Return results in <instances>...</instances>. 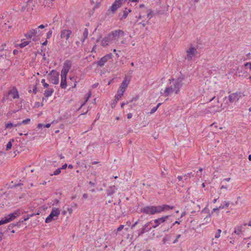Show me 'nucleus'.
<instances>
[{
	"instance_id": "1",
	"label": "nucleus",
	"mask_w": 251,
	"mask_h": 251,
	"mask_svg": "<svg viewBox=\"0 0 251 251\" xmlns=\"http://www.w3.org/2000/svg\"><path fill=\"white\" fill-rule=\"evenodd\" d=\"M174 206L163 204L162 205L147 206L141 209V212L149 215H153L155 213H159L164 210H168L174 208Z\"/></svg>"
},
{
	"instance_id": "2",
	"label": "nucleus",
	"mask_w": 251,
	"mask_h": 251,
	"mask_svg": "<svg viewBox=\"0 0 251 251\" xmlns=\"http://www.w3.org/2000/svg\"><path fill=\"white\" fill-rule=\"evenodd\" d=\"M47 26V24H46L45 25H41L35 29H30L27 33L25 34V36L27 39H31V38L33 37L32 40L33 41H35L37 40V38L41 36L44 34V31L41 30L40 29L44 28Z\"/></svg>"
},
{
	"instance_id": "3",
	"label": "nucleus",
	"mask_w": 251,
	"mask_h": 251,
	"mask_svg": "<svg viewBox=\"0 0 251 251\" xmlns=\"http://www.w3.org/2000/svg\"><path fill=\"white\" fill-rule=\"evenodd\" d=\"M128 82H126V80H124L122 83H121V86H120L119 89L117 92V94L116 95L115 97L114 100L113 102L111 103V107H115L117 101L119 100V99L123 95V94L125 92V90L127 87Z\"/></svg>"
},
{
	"instance_id": "4",
	"label": "nucleus",
	"mask_w": 251,
	"mask_h": 251,
	"mask_svg": "<svg viewBox=\"0 0 251 251\" xmlns=\"http://www.w3.org/2000/svg\"><path fill=\"white\" fill-rule=\"evenodd\" d=\"M72 34V31L70 30H64V37L66 38V43L68 44L69 45L66 48V54L68 55L73 54L75 52V48H73L72 46L70 48V45L73 42L72 39H69L70 35Z\"/></svg>"
},
{
	"instance_id": "5",
	"label": "nucleus",
	"mask_w": 251,
	"mask_h": 251,
	"mask_svg": "<svg viewBox=\"0 0 251 251\" xmlns=\"http://www.w3.org/2000/svg\"><path fill=\"white\" fill-rule=\"evenodd\" d=\"M48 80L53 84H57L59 82V74L55 70H52L47 75Z\"/></svg>"
},
{
	"instance_id": "6",
	"label": "nucleus",
	"mask_w": 251,
	"mask_h": 251,
	"mask_svg": "<svg viewBox=\"0 0 251 251\" xmlns=\"http://www.w3.org/2000/svg\"><path fill=\"white\" fill-rule=\"evenodd\" d=\"M60 214V210L58 208H53L50 215L46 218L45 222L46 223H49L53 220L57 219Z\"/></svg>"
},
{
	"instance_id": "7",
	"label": "nucleus",
	"mask_w": 251,
	"mask_h": 251,
	"mask_svg": "<svg viewBox=\"0 0 251 251\" xmlns=\"http://www.w3.org/2000/svg\"><path fill=\"white\" fill-rule=\"evenodd\" d=\"M72 65V61L70 60H66L64 63V89L67 86L66 76Z\"/></svg>"
},
{
	"instance_id": "8",
	"label": "nucleus",
	"mask_w": 251,
	"mask_h": 251,
	"mask_svg": "<svg viewBox=\"0 0 251 251\" xmlns=\"http://www.w3.org/2000/svg\"><path fill=\"white\" fill-rule=\"evenodd\" d=\"M186 55L185 57V59L188 61L191 60L193 57L198 53L197 49L192 46L186 50Z\"/></svg>"
},
{
	"instance_id": "9",
	"label": "nucleus",
	"mask_w": 251,
	"mask_h": 251,
	"mask_svg": "<svg viewBox=\"0 0 251 251\" xmlns=\"http://www.w3.org/2000/svg\"><path fill=\"white\" fill-rule=\"evenodd\" d=\"M122 0H115L110 8L107 10V14L110 15L111 14H114L116 10L121 6L122 4Z\"/></svg>"
},
{
	"instance_id": "10",
	"label": "nucleus",
	"mask_w": 251,
	"mask_h": 251,
	"mask_svg": "<svg viewBox=\"0 0 251 251\" xmlns=\"http://www.w3.org/2000/svg\"><path fill=\"white\" fill-rule=\"evenodd\" d=\"M169 217V216L167 215L152 221V224L151 227L154 228H156L160 224L164 223L168 219Z\"/></svg>"
},
{
	"instance_id": "11",
	"label": "nucleus",
	"mask_w": 251,
	"mask_h": 251,
	"mask_svg": "<svg viewBox=\"0 0 251 251\" xmlns=\"http://www.w3.org/2000/svg\"><path fill=\"white\" fill-rule=\"evenodd\" d=\"M183 77H179L176 80L174 83V90L176 94H177L179 91L180 88L182 86L183 80Z\"/></svg>"
},
{
	"instance_id": "12",
	"label": "nucleus",
	"mask_w": 251,
	"mask_h": 251,
	"mask_svg": "<svg viewBox=\"0 0 251 251\" xmlns=\"http://www.w3.org/2000/svg\"><path fill=\"white\" fill-rule=\"evenodd\" d=\"M152 224V221H150V222L146 223L141 229L138 230V236H140L144 233L150 231L151 228L150 225Z\"/></svg>"
},
{
	"instance_id": "13",
	"label": "nucleus",
	"mask_w": 251,
	"mask_h": 251,
	"mask_svg": "<svg viewBox=\"0 0 251 251\" xmlns=\"http://www.w3.org/2000/svg\"><path fill=\"white\" fill-rule=\"evenodd\" d=\"M8 96L13 99H19V95L17 89L14 87L8 93Z\"/></svg>"
},
{
	"instance_id": "14",
	"label": "nucleus",
	"mask_w": 251,
	"mask_h": 251,
	"mask_svg": "<svg viewBox=\"0 0 251 251\" xmlns=\"http://www.w3.org/2000/svg\"><path fill=\"white\" fill-rule=\"evenodd\" d=\"M21 214V211L20 210H17L13 213H11L8 215L7 217L9 219V221L11 222L14 220L15 219L19 217Z\"/></svg>"
},
{
	"instance_id": "15",
	"label": "nucleus",
	"mask_w": 251,
	"mask_h": 251,
	"mask_svg": "<svg viewBox=\"0 0 251 251\" xmlns=\"http://www.w3.org/2000/svg\"><path fill=\"white\" fill-rule=\"evenodd\" d=\"M241 97L240 93H232L228 96V100L230 102L237 101Z\"/></svg>"
},
{
	"instance_id": "16",
	"label": "nucleus",
	"mask_w": 251,
	"mask_h": 251,
	"mask_svg": "<svg viewBox=\"0 0 251 251\" xmlns=\"http://www.w3.org/2000/svg\"><path fill=\"white\" fill-rule=\"evenodd\" d=\"M33 3L32 0H28L26 2V8L24 7L23 6L22 8V10L23 11L25 10L26 9L27 11H30L32 9H33Z\"/></svg>"
},
{
	"instance_id": "17",
	"label": "nucleus",
	"mask_w": 251,
	"mask_h": 251,
	"mask_svg": "<svg viewBox=\"0 0 251 251\" xmlns=\"http://www.w3.org/2000/svg\"><path fill=\"white\" fill-rule=\"evenodd\" d=\"M112 40H113V38H111V35H108L102 39L101 44L102 46L105 47L108 45V43L110 42Z\"/></svg>"
},
{
	"instance_id": "18",
	"label": "nucleus",
	"mask_w": 251,
	"mask_h": 251,
	"mask_svg": "<svg viewBox=\"0 0 251 251\" xmlns=\"http://www.w3.org/2000/svg\"><path fill=\"white\" fill-rule=\"evenodd\" d=\"M53 91L54 90L52 86L49 87L45 91L44 96L48 98L52 95Z\"/></svg>"
},
{
	"instance_id": "19",
	"label": "nucleus",
	"mask_w": 251,
	"mask_h": 251,
	"mask_svg": "<svg viewBox=\"0 0 251 251\" xmlns=\"http://www.w3.org/2000/svg\"><path fill=\"white\" fill-rule=\"evenodd\" d=\"M19 126H20V124H19V123L14 124L12 123L8 122L5 125V129H10L13 128V127H17Z\"/></svg>"
},
{
	"instance_id": "20",
	"label": "nucleus",
	"mask_w": 251,
	"mask_h": 251,
	"mask_svg": "<svg viewBox=\"0 0 251 251\" xmlns=\"http://www.w3.org/2000/svg\"><path fill=\"white\" fill-rule=\"evenodd\" d=\"M115 186L114 185L109 187L107 190L108 196H111L115 193Z\"/></svg>"
},
{
	"instance_id": "21",
	"label": "nucleus",
	"mask_w": 251,
	"mask_h": 251,
	"mask_svg": "<svg viewBox=\"0 0 251 251\" xmlns=\"http://www.w3.org/2000/svg\"><path fill=\"white\" fill-rule=\"evenodd\" d=\"M175 91L174 88L171 87H167L165 90V94L166 96H168L170 94Z\"/></svg>"
},
{
	"instance_id": "22",
	"label": "nucleus",
	"mask_w": 251,
	"mask_h": 251,
	"mask_svg": "<svg viewBox=\"0 0 251 251\" xmlns=\"http://www.w3.org/2000/svg\"><path fill=\"white\" fill-rule=\"evenodd\" d=\"M127 8H126V9ZM131 12V9H128V11H126V10H124L123 11V16H122L121 18H120V21H123L124 20V19H126L128 13Z\"/></svg>"
},
{
	"instance_id": "23",
	"label": "nucleus",
	"mask_w": 251,
	"mask_h": 251,
	"mask_svg": "<svg viewBox=\"0 0 251 251\" xmlns=\"http://www.w3.org/2000/svg\"><path fill=\"white\" fill-rule=\"evenodd\" d=\"M107 61L106 58L103 56L97 62V64L98 66L101 67L103 66Z\"/></svg>"
},
{
	"instance_id": "24",
	"label": "nucleus",
	"mask_w": 251,
	"mask_h": 251,
	"mask_svg": "<svg viewBox=\"0 0 251 251\" xmlns=\"http://www.w3.org/2000/svg\"><path fill=\"white\" fill-rule=\"evenodd\" d=\"M88 29L85 28L84 29V30L83 32V37L82 38V39H81L80 41L83 43L85 39L87 38L88 37Z\"/></svg>"
},
{
	"instance_id": "25",
	"label": "nucleus",
	"mask_w": 251,
	"mask_h": 251,
	"mask_svg": "<svg viewBox=\"0 0 251 251\" xmlns=\"http://www.w3.org/2000/svg\"><path fill=\"white\" fill-rule=\"evenodd\" d=\"M9 222H10V221L8 219L7 216H6L4 218L0 220V226L5 224H7Z\"/></svg>"
},
{
	"instance_id": "26",
	"label": "nucleus",
	"mask_w": 251,
	"mask_h": 251,
	"mask_svg": "<svg viewBox=\"0 0 251 251\" xmlns=\"http://www.w3.org/2000/svg\"><path fill=\"white\" fill-rule=\"evenodd\" d=\"M234 233L238 235L241 236L242 235V232L241 228L240 227H236L234 230Z\"/></svg>"
},
{
	"instance_id": "27",
	"label": "nucleus",
	"mask_w": 251,
	"mask_h": 251,
	"mask_svg": "<svg viewBox=\"0 0 251 251\" xmlns=\"http://www.w3.org/2000/svg\"><path fill=\"white\" fill-rule=\"evenodd\" d=\"M109 35H111V38H113V40L116 37L119 36L118 35V30H115L111 32Z\"/></svg>"
},
{
	"instance_id": "28",
	"label": "nucleus",
	"mask_w": 251,
	"mask_h": 251,
	"mask_svg": "<svg viewBox=\"0 0 251 251\" xmlns=\"http://www.w3.org/2000/svg\"><path fill=\"white\" fill-rule=\"evenodd\" d=\"M30 122V119L27 118L25 120H24L22 121L21 122H19V124H20V126L21 125H27L29 124Z\"/></svg>"
},
{
	"instance_id": "29",
	"label": "nucleus",
	"mask_w": 251,
	"mask_h": 251,
	"mask_svg": "<svg viewBox=\"0 0 251 251\" xmlns=\"http://www.w3.org/2000/svg\"><path fill=\"white\" fill-rule=\"evenodd\" d=\"M22 42L19 45V46L21 48H24L26 46L28 45L29 43V41H22Z\"/></svg>"
},
{
	"instance_id": "30",
	"label": "nucleus",
	"mask_w": 251,
	"mask_h": 251,
	"mask_svg": "<svg viewBox=\"0 0 251 251\" xmlns=\"http://www.w3.org/2000/svg\"><path fill=\"white\" fill-rule=\"evenodd\" d=\"M14 141V139H11L10 140L8 143L7 144H6V150H10L11 147H12V142H13Z\"/></svg>"
},
{
	"instance_id": "31",
	"label": "nucleus",
	"mask_w": 251,
	"mask_h": 251,
	"mask_svg": "<svg viewBox=\"0 0 251 251\" xmlns=\"http://www.w3.org/2000/svg\"><path fill=\"white\" fill-rule=\"evenodd\" d=\"M63 169V166L61 167H60L59 168H58L57 169H56L55 171H54L53 172V174H51V175H58L59 174H60L61 173V170Z\"/></svg>"
},
{
	"instance_id": "32",
	"label": "nucleus",
	"mask_w": 251,
	"mask_h": 251,
	"mask_svg": "<svg viewBox=\"0 0 251 251\" xmlns=\"http://www.w3.org/2000/svg\"><path fill=\"white\" fill-rule=\"evenodd\" d=\"M60 86L63 88V69L61 71V74H60Z\"/></svg>"
},
{
	"instance_id": "33",
	"label": "nucleus",
	"mask_w": 251,
	"mask_h": 251,
	"mask_svg": "<svg viewBox=\"0 0 251 251\" xmlns=\"http://www.w3.org/2000/svg\"><path fill=\"white\" fill-rule=\"evenodd\" d=\"M153 16V14L152 13V11L150 10L149 13L147 14V17L149 18V19H151V17H152Z\"/></svg>"
},
{
	"instance_id": "34",
	"label": "nucleus",
	"mask_w": 251,
	"mask_h": 251,
	"mask_svg": "<svg viewBox=\"0 0 251 251\" xmlns=\"http://www.w3.org/2000/svg\"><path fill=\"white\" fill-rule=\"evenodd\" d=\"M113 55L112 53H109V54H108L106 55H105L104 57L106 58V60L108 61V60L112 58V57Z\"/></svg>"
},
{
	"instance_id": "35",
	"label": "nucleus",
	"mask_w": 251,
	"mask_h": 251,
	"mask_svg": "<svg viewBox=\"0 0 251 251\" xmlns=\"http://www.w3.org/2000/svg\"><path fill=\"white\" fill-rule=\"evenodd\" d=\"M221 229H218L217 233L215 235V238H218L220 236V233H221Z\"/></svg>"
},
{
	"instance_id": "36",
	"label": "nucleus",
	"mask_w": 251,
	"mask_h": 251,
	"mask_svg": "<svg viewBox=\"0 0 251 251\" xmlns=\"http://www.w3.org/2000/svg\"><path fill=\"white\" fill-rule=\"evenodd\" d=\"M90 96H91V92H90L88 94H87V98H86V100H85V101L84 102V103L81 105V107L84 105V104L87 101V100H88V99H89V98L90 97Z\"/></svg>"
},
{
	"instance_id": "37",
	"label": "nucleus",
	"mask_w": 251,
	"mask_h": 251,
	"mask_svg": "<svg viewBox=\"0 0 251 251\" xmlns=\"http://www.w3.org/2000/svg\"><path fill=\"white\" fill-rule=\"evenodd\" d=\"M52 35V30L51 29H50L48 32H47V39H49L50 38V37H51Z\"/></svg>"
},
{
	"instance_id": "38",
	"label": "nucleus",
	"mask_w": 251,
	"mask_h": 251,
	"mask_svg": "<svg viewBox=\"0 0 251 251\" xmlns=\"http://www.w3.org/2000/svg\"><path fill=\"white\" fill-rule=\"evenodd\" d=\"M36 91H37V87L36 86H34L33 88H32V90H30L29 91V92H32L33 93H34V94H36Z\"/></svg>"
},
{
	"instance_id": "39",
	"label": "nucleus",
	"mask_w": 251,
	"mask_h": 251,
	"mask_svg": "<svg viewBox=\"0 0 251 251\" xmlns=\"http://www.w3.org/2000/svg\"><path fill=\"white\" fill-rule=\"evenodd\" d=\"M224 208V206H220L218 208H214L213 209V211H218L219 209H223Z\"/></svg>"
},
{
	"instance_id": "40",
	"label": "nucleus",
	"mask_w": 251,
	"mask_h": 251,
	"mask_svg": "<svg viewBox=\"0 0 251 251\" xmlns=\"http://www.w3.org/2000/svg\"><path fill=\"white\" fill-rule=\"evenodd\" d=\"M33 214L29 215L27 216L26 217L24 218V220L22 221V222L24 221H26L29 219L30 217H32Z\"/></svg>"
},
{
	"instance_id": "41",
	"label": "nucleus",
	"mask_w": 251,
	"mask_h": 251,
	"mask_svg": "<svg viewBox=\"0 0 251 251\" xmlns=\"http://www.w3.org/2000/svg\"><path fill=\"white\" fill-rule=\"evenodd\" d=\"M157 109V107H153V108L151 109V112H150V113L151 114H153L154 113Z\"/></svg>"
},
{
	"instance_id": "42",
	"label": "nucleus",
	"mask_w": 251,
	"mask_h": 251,
	"mask_svg": "<svg viewBox=\"0 0 251 251\" xmlns=\"http://www.w3.org/2000/svg\"><path fill=\"white\" fill-rule=\"evenodd\" d=\"M224 203H225L224 205H221L222 206H224V208L226 207H227L229 205V202L225 201Z\"/></svg>"
},
{
	"instance_id": "43",
	"label": "nucleus",
	"mask_w": 251,
	"mask_h": 251,
	"mask_svg": "<svg viewBox=\"0 0 251 251\" xmlns=\"http://www.w3.org/2000/svg\"><path fill=\"white\" fill-rule=\"evenodd\" d=\"M124 225H120L117 228L118 231H120L122 230V229L124 228Z\"/></svg>"
},
{
	"instance_id": "44",
	"label": "nucleus",
	"mask_w": 251,
	"mask_h": 251,
	"mask_svg": "<svg viewBox=\"0 0 251 251\" xmlns=\"http://www.w3.org/2000/svg\"><path fill=\"white\" fill-rule=\"evenodd\" d=\"M138 99V97H136L135 98H133L129 102H133V101H136Z\"/></svg>"
},
{
	"instance_id": "45",
	"label": "nucleus",
	"mask_w": 251,
	"mask_h": 251,
	"mask_svg": "<svg viewBox=\"0 0 251 251\" xmlns=\"http://www.w3.org/2000/svg\"><path fill=\"white\" fill-rule=\"evenodd\" d=\"M44 88H48L49 87H51V86H49V85L46 83V84H44V85H43Z\"/></svg>"
},
{
	"instance_id": "46",
	"label": "nucleus",
	"mask_w": 251,
	"mask_h": 251,
	"mask_svg": "<svg viewBox=\"0 0 251 251\" xmlns=\"http://www.w3.org/2000/svg\"><path fill=\"white\" fill-rule=\"evenodd\" d=\"M124 34V32L122 30H118V35H123Z\"/></svg>"
},
{
	"instance_id": "47",
	"label": "nucleus",
	"mask_w": 251,
	"mask_h": 251,
	"mask_svg": "<svg viewBox=\"0 0 251 251\" xmlns=\"http://www.w3.org/2000/svg\"><path fill=\"white\" fill-rule=\"evenodd\" d=\"M245 66H249V68L250 70H251V62H247L245 64Z\"/></svg>"
},
{
	"instance_id": "48",
	"label": "nucleus",
	"mask_w": 251,
	"mask_h": 251,
	"mask_svg": "<svg viewBox=\"0 0 251 251\" xmlns=\"http://www.w3.org/2000/svg\"><path fill=\"white\" fill-rule=\"evenodd\" d=\"M44 124H38V125H37V128H42V127H44Z\"/></svg>"
},
{
	"instance_id": "49",
	"label": "nucleus",
	"mask_w": 251,
	"mask_h": 251,
	"mask_svg": "<svg viewBox=\"0 0 251 251\" xmlns=\"http://www.w3.org/2000/svg\"><path fill=\"white\" fill-rule=\"evenodd\" d=\"M132 114L130 113H128L127 115V119H130L132 118Z\"/></svg>"
},
{
	"instance_id": "50",
	"label": "nucleus",
	"mask_w": 251,
	"mask_h": 251,
	"mask_svg": "<svg viewBox=\"0 0 251 251\" xmlns=\"http://www.w3.org/2000/svg\"><path fill=\"white\" fill-rule=\"evenodd\" d=\"M50 126H51V124H47L44 125V127L49 128Z\"/></svg>"
},
{
	"instance_id": "51",
	"label": "nucleus",
	"mask_w": 251,
	"mask_h": 251,
	"mask_svg": "<svg viewBox=\"0 0 251 251\" xmlns=\"http://www.w3.org/2000/svg\"><path fill=\"white\" fill-rule=\"evenodd\" d=\"M210 216H211L210 215H208L207 216H206L205 217V218L204 219H206V222H207L208 220H210Z\"/></svg>"
},
{
	"instance_id": "52",
	"label": "nucleus",
	"mask_w": 251,
	"mask_h": 251,
	"mask_svg": "<svg viewBox=\"0 0 251 251\" xmlns=\"http://www.w3.org/2000/svg\"><path fill=\"white\" fill-rule=\"evenodd\" d=\"M98 85H99L98 83H96L93 85L92 87L93 88H95L98 86Z\"/></svg>"
},
{
	"instance_id": "53",
	"label": "nucleus",
	"mask_w": 251,
	"mask_h": 251,
	"mask_svg": "<svg viewBox=\"0 0 251 251\" xmlns=\"http://www.w3.org/2000/svg\"><path fill=\"white\" fill-rule=\"evenodd\" d=\"M214 126V127H215V128H217V125H216V123H213V124H212L210 126Z\"/></svg>"
},
{
	"instance_id": "54",
	"label": "nucleus",
	"mask_w": 251,
	"mask_h": 251,
	"mask_svg": "<svg viewBox=\"0 0 251 251\" xmlns=\"http://www.w3.org/2000/svg\"><path fill=\"white\" fill-rule=\"evenodd\" d=\"M41 83L42 84V85H44V84H46V80H45V79H42L41 80Z\"/></svg>"
},
{
	"instance_id": "55",
	"label": "nucleus",
	"mask_w": 251,
	"mask_h": 251,
	"mask_svg": "<svg viewBox=\"0 0 251 251\" xmlns=\"http://www.w3.org/2000/svg\"><path fill=\"white\" fill-rule=\"evenodd\" d=\"M137 223L138 221L136 222L134 224L132 225L131 228L132 229L133 227H134L137 225Z\"/></svg>"
},
{
	"instance_id": "56",
	"label": "nucleus",
	"mask_w": 251,
	"mask_h": 251,
	"mask_svg": "<svg viewBox=\"0 0 251 251\" xmlns=\"http://www.w3.org/2000/svg\"><path fill=\"white\" fill-rule=\"evenodd\" d=\"M177 179L179 181H181L182 179V176H178Z\"/></svg>"
},
{
	"instance_id": "57",
	"label": "nucleus",
	"mask_w": 251,
	"mask_h": 251,
	"mask_svg": "<svg viewBox=\"0 0 251 251\" xmlns=\"http://www.w3.org/2000/svg\"><path fill=\"white\" fill-rule=\"evenodd\" d=\"M87 197H88V195H87V194H84L83 195V198H84V199H87Z\"/></svg>"
},
{
	"instance_id": "58",
	"label": "nucleus",
	"mask_w": 251,
	"mask_h": 251,
	"mask_svg": "<svg viewBox=\"0 0 251 251\" xmlns=\"http://www.w3.org/2000/svg\"><path fill=\"white\" fill-rule=\"evenodd\" d=\"M68 210L69 211V213L70 214H71L72 212V208H68Z\"/></svg>"
},
{
	"instance_id": "59",
	"label": "nucleus",
	"mask_w": 251,
	"mask_h": 251,
	"mask_svg": "<svg viewBox=\"0 0 251 251\" xmlns=\"http://www.w3.org/2000/svg\"><path fill=\"white\" fill-rule=\"evenodd\" d=\"M227 189V187L225 186V185H222L221 187V189Z\"/></svg>"
},
{
	"instance_id": "60",
	"label": "nucleus",
	"mask_w": 251,
	"mask_h": 251,
	"mask_svg": "<svg viewBox=\"0 0 251 251\" xmlns=\"http://www.w3.org/2000/svg\"><path fill=\"white\" fill-rule=\"evenodd\" d=\"M140 24H141L143 26H145L146 25V23L144 22H142L141 23H140Z\"/></svg>"
},
{
	"instance_id": "61",
	"label": "nucleus",
	"mask_w": 251,
	"mask_h": 251,
	"mask_svg": "<svg viewBox=\"0 0 251 251\" xmlns=\"http://www.w3.org/2000/svg\"><path fill=\"white\" fill-rule=\"evenodd\" d=\"M230 178H225L223 181H230Z\"/></svg>"
},
{
	"instance_id": "62",
	"label": "nucleus",
	"mask_w": 251,
	"mask_h": 251,
	"mask_svg": "<svg viewBox=\"0 0 251 251\" xmlns=\"http://www.w3.org/2000/svg\"><path fill=\"white\" fill-rule=\"evenodd\" d=\"M43 59L44 60H46V57L45 53H44L43 55Z\"/></svg>"
},
{
	"instance_id": "63",
	"label": "nucleus",
	"mask_w": 251,
	"mask_h": 251,
	"mask_svg": "<svg viewBox=\"0 0 251 251\" xmlns=\"http://www.w3.org/2000/svg\"><path fill=\"white\" fill-rule=\"evenodd\" d=\"M18 52V51L17 50H13V53L14 54H16Z\"/></svg>"
},
{
	"instance_id": "64",
	"label": "nucleus",
	"mask_w": 251,
	"mask_h": 251,
	"mask_svg": "<svg viewBox=\"0 0 251 251\" xmlns=\"http://www.w3.org/2000/svg\"><path fill=\"white\" fill-rule=\"evenodd\" d=\"M248 159L250 161H251V154L249 155Z\"/></svg>"
}]
</instances>
